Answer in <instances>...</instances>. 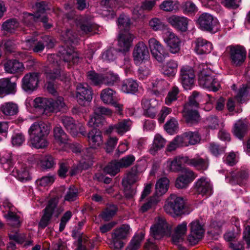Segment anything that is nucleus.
I'll use <instances>...</instances> for the list:
<instances>
[{
	"mask_svg": "<svg viewBox=\"0 0 250 250\" xmlns=\"http://www.w3.org/2000/svg\"><path fill=\"white\" fill-rule=\"evenodd\" d=\"M170 228L165 218H155L153 225L150 228V235L155 239H160L165 236L169 235Z\"/></svg>",
	"mask_w": 250,
	"mask_h": 250,
	"instance_id": "6",
	"label": "nucleus"
},
{
	"mask_svg": "<svg viewBox=\"0 0 250 250\" xmlns=\"http://www.w3.org/2000/svg\"><path fill=\"white\" fill-rule=\"evenodd\" d=\"M169 183V180L167 178L164 177L159 179L155 185V195L159 197L166 193L168 188Z\"/></svg>",
	"mask_w": 250,
	"mask_h": 250,
	"instance_id": "46",
	"label": "nucleus"
},
{
	"mask_svg": "<svg viewBox=\"0 0 250 250\" xmlns=\"http://www.w3.org/2000/svg\"><path fill=\"white\" fill-rule=\"evenodd\" d=\"M185 207L182 197L171 194L166 200L163 208L167 214L175 218L184 214Z\"/></svg>",
	"mask_w": 250,
	"mask_h": 250,
	"instance_id": "2",
	"label": "nucleus"
},
{
	"mask_svg": "<svg viewBox=\"0 0 250 250\" xmlns=\"http://www.w3.org/2000/svg\"><path fill=\"white\" fill-rule=\"evenodd\" d=\"M187 231V223L182 222L178 225L175 229L174 233L172 236V242L175 244H178L183 240V237Z\"/></svg>",
	"mask_w": 250,
	"mask_h": 250,
	"instance_id": "41",
	"label": "nucleus"
},
{
	"mask_svg": "<svg viewBox=\"0 0 250 250\" xmlns=\"http://www.w3.org/2000/svg\"><path fill=\"white\" fill-rule=\"evenodd\" d=\"M134 36L127 31L120 33L118 37L119 49L121 51L125 52L129 50L132 45Z\"/></svg>",
	"mask_w": 250,
	"mask_h": 250,
	"instance_id": "25",
	"label": "nucleus"
},
{
	"mask_svg": "<svg viewBox=\"0 0 250 250\" xmlns=\"http://www.w3.org/2000/svg\"><path fill=\"white\" fill-rule=\"evenodd\" d=\"M183 116L186 122L189 124L197 123L200 118V116L196 108L189 107V105L184 106Z\"/></svg>",
	"mask_w": 250,
	"mask_h": 250,
	"instance_id": "33",
	"label": "nucleus"
},
{
	"mask_svg": "<svg viewBox=\"0 0 250 250\" xmlns=\"http://www.w3.org/2000/svg\"><path fill=\"white\" fill-rule=\"evenodd\" d=\"M166 143V140L161 135L159 134H156L154 137L152 146L150 149V152L154 154L156 151L165 146Z\"/></svg>",
	"mask_w": 250,
	"mask_h": 250,
	"instance_id": "48",
	"label": "nucleus"
},
{
	"mask_svg": "<svg viewBox=\"0 0 250 250\" xmlns=\"http://www.w3.org/2000/svg\"><path fill=\"white\" fill-rule=\"evenodd\" d=\"M167 21L177 30L185 32L188 29L189 20L184 16L173 15L167 18Z\"/></svg>",
	"mask_w": 250,
	"mask_h": 250,
	"instance_id": "18",
	"label": "nucleus"
},
{
	"mask_svg": "<svg viewBox=\"0 0 250 250\" xmlns=\"http://www.w3.org/2000/svg\"><path fill=\"white\" fill-rule=\"evenodd\" d=\"M180 78L184 88L190 89L194 83V70L189 66H183L180 69Z\"/></svg>",
	"mask_w": 250,
	"mask_h": 250,
	"instance_id": "13",
	"label": "nucleus"
},
{
	"mask_svg": "<svg viewBox=\"0 0 250 250\" xmlns=\"http://www.w3.org/2000/svg\"><path fill=\"white\" fill-rule=\"evenodd\" d=\"M178 62L174 60H169L161 67V72L165 76L174 77L177 72Z\"/></svg>",
	"mask_w": 250,
	"mask_h": 250,
	"instance_id": "32",
	"label": "nucleus"
},
{
	"mask_svg": "<svg viewBox=\"0 0 250 250\" xmlns=\"http://www.w3.org/2000/svg\"><path fill=\"white\" fill-rule=\"evenodd\" d=\"M112 114L111 109L103 106L97 107L94 109V116L90 118L88 124L91 126H98L101 122L102 115L110 116Z\"/></svg>",
	"mask_w": 250,
	"mask_h": 250,
	"instance_id": "26",
	"label": "nucleus"
},
{
	"mask_svg": "<svg viewBox=\"0 0 250 250\" xmlns=\"http://www.w3.org/2000/svg\"><path fill=\"white\" fill-rule=\"evenodd\" d=\"M59 53L60 58L67 63L69 66L78 63L80 61L78 53L73 48H65Z\"/></svg>",
	"mask_w": 250,
	"mask_h": 250,
	"instance_id": "21",
	"label": "nucleus"
},
{
	"mask_svg": "<svg viewBox=\"0 0 250 250\" xmlns=\"http://www.w3.org/2000/svg\"><path fill=\"white\" fill-rule=\"evenodd\" d=\"M131 122L129 120H124L119 122L114 125L110 126L106 130L107 133H111L115 130L118 134L122 135L130 129Z\"/></svg>",
	"mask_w": 250,
	"mask_h": 250,
	"instance_id": "36",
	"label": "nucleus"
},
{
	"mask_svg": "<svg viewBox=\"0 0 250 250\" xmlns=\"http://www.w3.org/2000/svg\"><path fill=\"white\" fill-rule=\"evenodd\" d=\"M135 160V157L133 155L125 156L117 161L121 168H126L131 166Z\"/></svg>",
	"mask_w": 250,
	"mask_h": 250,
	"instance_id": "63",
	"label": "nucleus"
},
{
	"mask_svg": "<svg viewBox=\"0 0 250 250\" xmlns=\"http://www.w3.org/2000/svg\"><path fill=\"white\" fill-rule=\"evenodd\" d=\"M91 20L92 17L87 16L81 17L77 20V26L80 28L83 34L95 33V30L97 27Z\"/></svg>",
	"mask_w": 250,
	"mask_h": 250,
	"instance_id": "22",
	"label": "nucleus"
},
{
	"mask_svg": "<svg viewBox=\"0 0 250 250\" xmlns=\"http://www.w3.org/2000/svg\"><path fill=\"white\" fill-rule=\"evenodd\" d=\"M196 191L203 195L210 196L212 193V187L209 180L205 177L198 179L194 184Z\"/></svg>",
	"mask_w": 250,
	"mask_h": 250,
	"instance_id": "27",
	"label": "nucleus"
},
{
	"mask_svg": "<svg viewBox=\"0 0 250 250\" xmlns=\"http://www.w3.org/2000/svg\"><path fill=\"white\" fill-rule=\"evenodd\" d=\"M46 77L49 80L60 79L64 83L69 82L70 81V75L63 71H61L60 69H56L53 72L47 74Z\"/></svg>",
	"mask_w": 250,
	"mask_h": 250,
	"instance_id": "47",
	"label": "nucleus"
},
{
	"mask_svg": "<svg viewBox=\"0 0 250 250\" xmlns=\"http://www.w3.org/2000/svg\"><path fill=\"white\" fill-rule=\"evenodd\" d=\"M178 128L177 121L173 118L168 120L165 125V129L170 134L174 133Z\"/></svg>",
	"mask_w": 250,
	"mask_h": 250,
	"instance_id": "60",
	"label": "nucleus"
},
{
	"mask_svg": "<svg viewBox=\"0 0 250 250\" xmlns=\"http://www.w3.org/2000/svg\"><path fill=\"white\" fill-rule=\"evenodd\" d=\"M35 8L37 10V13L35 15L27 13L24 14V21L26 24H29L40 19V14L44 13L47 9V6L44 1L37 3Z\"/></svg>",
	"mask_w": 250,
	"mask_h": 250,
	"instance_id": "31",
	"label": "nucleus"
},
{
	"mask_svg": "<svg viewBox=\"0 0 250 250\" xmlns=\"http://www.w3.org/2000/svg\"><path fill=\"white\" fill-rule=\"evenodd\" d=\"M164 40L171 53H179L180 50V40L174 33L167 31L164 35Z\"/></svg>",
	"mask_w": 250,
	"mask_h": 250,
	"instance_id": "15",
	"label": "nucleus"
},
{
	"mask_svg": "<svg viewBox=\"0 0 250 250\" xmlns=\"http://www.w3.org/2000/svg\"><path fill=\"white\" fill-rule=\"evenodd\" d=\"M51 105L53 109L51 110L50 113L55 111H61L62 109H65V104L64 102L63 98L62 97H58L54 101L50 99Z\"/></svg>",
	"mask_w": 250,
	"mask_h": 250,
	"instance_id": "55",
	"label": "nucleus"
},
{
	"mask_svg": "<svg viewBox=\"0 0 250 250\" xmlns=\"http://www.w3.org/2000/svg\"><path fill=\"white\" fill-rule=\"evenodd\" d=\"M88 79L94 85L103 84V74H99L94 71H89L87 73Z\"/></svg>",
	"mask_w": 250,
	"mask_h": 250,
	"instance_id": "57",
	"label": "nucleus"
},
{
	"mask_svg": "<svg viewBox=\"0 0 250 250\" xmlns=\"http://www.w3.org/2000/svg\"><path fill=\"white\" fill-rule=\"evenodd\" d=\"M250 129V124L246 119L237 120L233 125L232 133L239 139H242Z\"/></svg>",
	"mask_w": 250,
	"mask_h": 250,
	"instance_id": "20",
	"label": "nucleus"
},
{
	"mask_svg": "<svg viewBox=\"0 0 250 250\" xmlns=\"http://www.w3.org/2000/svg\"><path fill=\"white\" fill-rule=\"evenodd\" d=\"M139 180L137 166L132 168L131 171L124 178L122 181L123 186H130Z\"/></svg>",
	"mask_w": 250,
	"mask_h": 250,
	"instance_id": "45",
	"label": "nucleus"
},
{
	"mask_svg": "<svg viewBox=\"0 0 250 250\" xmlns=\"http://www.w3.org/2000/svg\"><path fill=\"white\" fill-rule=\"evenodd\" d=\"M24 44L26 49L29 50L32 48L34 52L36 53L42 52L45 46L51 48L53 45L51 39L47 36H43L41 39H36L35 37L28 38Z\"/></svg>",
	"mask_w": 250,
	"mask_h": 250,
	"instance_id": "8",
	"label": "nucleus"
},
{
	"mask_svg": "<svg viewBox=\"0 0 250 250\" xmlns=\"http://www.w3.org/2000/svg\"><path fill=\"white\" fill-rule=\"evenodd\" d=\"M197 23L202 30L215 32L218 29L219 22L217 19L207 13L201 14L198 18Z\"/></svg>",
	"mask_w": 250,
	"mask_h": 250,
	"instance_id": "9",
	"label": "nucleus"
},
{
	"mask_svg": "<svg viewBox=\"0 0 250 250\" xmlns=\"http://www.w3.org/2000/svg\"><path fill=\"white\" fill-rule=\"evenodd\" d=\"M228 49L229 50V58L232 64L235 66H241L246 59V49L238 45L229 46Z\"/></svg>",
	"mask_w": 250,
	"mask_h": 250,
	"instance_id": "10",
	"label": "nucleus"
},
{
	"mask_svg": "<svg viewBox=\"0 0 250 250\" xmlns=\"http://www.w3.org/2000/svg\"><path fill=\"white\" fill-rule=\"evenodd\" d=\"M120 168L118 162L113 161L104 168V171L111 175L114 176L120 171Z\"/></svg>",
	"mask_w": 250,
	"mask_h": 250,
	"instance_id": "61",
	"label": "nucleus"
},
{
	"mask_svg": "<svg viewBox=\"0 0 250 250\" xmlns=\"http://www.w3.org/2000/svg\"><path fill=\"white\" fill-rule=\"evenodd\" d=\"M39 74L33 72L26 74L22 79V87L25 91L33 90L38 85Z\"/></svg>",
	"mask_w": 250,
	"mask_h": 250,
	"instance_id": "24",
	"label": "nucleus"
},
{
	"mask_svg": "<svg viewBox=\"0 0 250 250\" xmlns=\"http://www.w3.org/2000/svg\"><path fill=\"white\" fill-rule=\"evenodd\" d=\"M117 211V208L116 206L113 205H109L106 208L100 216L104 221H108L115 215Z\"/></svg>",
	"mask_w": 250,
	"mask_h": 250,
	"instance_id": "51",
	"label": "nucleus"
},
{
	"mask_svg": "<svg viewBox=\"0 0 250 250\" xmlns=\"http://www.w3.org/2000/svg\"><path fill=\"white\" fill-rule=\"evenodd\" d=\"M131 229L129 225L123 224L116 229L112 234V242L110 248L113 250H120L124 247L122 240L129 235Z\"/></svg>",
	"mask_w": 250,
	"mask_h": 250,
	"instance_id": "5",
	"label": "nucleus"
},
{
	"mask_svg": "<svg viewBox=\"0 0 250 250\" xmlns=\"http://www.w3.org/2000/svg\"><path fill=\"white\" fill-rule=\"evenodd\" d=\"M195 43V51L198 54H208L210 52L212 49V44L203 38H198Z\"/></svg>",
	"mask_w": 250,
	"mask_h": 250,
	"instance_id": "34",
	"label": "nucleus"
},
{
	"mask_svg": "<svg viewBox=\"0 0 250 250\" xmlns=\"http://www.w3.org/2000/svg\"><path fill=\"white\" fill-rule=\"evenodd\" d=\"M103 84L106 85H113L119 81V77L117 74L112 72H108L103 74Z\"/></svg>",
	"mask_w": 250,
	"mask_h": 250,
	"instance_id": "58",
	"label": "nucleus"
},
{
	"mask_svg": "<svg viewBox=\"0 0 250 250\" xmlns=\"http://www.w3.org/2000/svg\"><path fill=\"white\" fill-rule=\"evenodd\" d=\"M59 198L58 196L51 199L47 205L43 209V214L39 223L40 228H45L49 223L52 216L57 218L63 211V209L62 207L58 206Z\"/></svg>",
	"mask_w": 250,
	"mask_h": 250,
	"instance_id": "4",
	"label": "nucleus"
},
{
	"mask_svg": "<svg viewBox=\"0 0 250 250\" xmlns=\"http://www.w3.org/2000/svg\"><path fill=\"white\" fill-rule=\"evenodd\" d=\"M41 166L44 168H51L55 165L54 158L50 155L44 156L41 161Z\"/></svg>",
	"mask_w": 250,
	"mask_h": 250,
	"instance_id": "64",
	"label": "nucleus"
},
{
	"mask_svg": "<svg viewBox=\"0 0 250 250\" xmlns=\"http://www.w3.org/2000/svg\"><path fill=\"white\" fill-rule=\"evenodd\" d=\"M78 195L77 188L74 186H71L66 191L64 196V201L68 202L74 201L76 200Z\"/></svg>",
	"mask_w": 250,
	"mask_h": 250,
	"instance_id": "62",
	"label": "nucleus"
},
{
	"mask_svg": "<svg viewBox=\"0 0 250 250\" xmlns=\"http://www.w3.org/2000/svg\"><path fill=\"white\" fill-rule=\"evenodd\" d=\"M185 156H177L173 159H169L165 164L166 168L169 171L178 172L182 170V165L186 164L183 158Z\"/></svg>",
	"mask_w": 250,
	"mask_h": 250,
	"instance_id": "37",
	"label": "nucleus"
},
{
	"mask_svg": "<svg viewBox=\"0 0 250 250\" xmlns=\"http://www.w3.org/2000/svg\"><path fill=\"white\" fill-rule=\"evenodd\" d=\"M138 83L132 79L124 80L121 86V90L127 94H135L138 91Z\"/></svg>",
	"mask_w": 250,
	"mask_h": 250,
	"instance_id": "38",
	"label": "nucleus"
},
{
	"mask_svg": "<svg viewBox=\"0 0 250 250\" xmlns=\"http://www.w3.org/2000/svg\"><path fill=\"white\" fill-rule=\"evenodd\" d=\"M51 105L50 99L43 97H38L34 100V106L36 108L43 109V113L46 115L50 114L53 108Z\"/></svg>",
	"mask_w": 250,
	"mask_h": 250,
	"instance_id": "39",
	"label": "nucleus"
},
{
	"mask_svg": "<svg viewBox=\"0 0 250 250\" xmlns=\"http://www.w3.org/2000/svg\"><path fill=\"white\" fill-rule=\"evenodd\" d=\"M145 235L143 232L135 235L126 248V250H137L140 247L141 242L144 239Z\"/></svg>",
	"mask_w": 250,
	"mask_h": 250,
	"instance_id": "49",
	"label": "nucleus"
},
{
	"mask_svg": "<svg viewBox=\"0 0 250 250\" xmlns=\"http://www.w3.org/2000/svg\"><path fill=\"white\" fill-rule=\"evenodd\" d=\"M76 98L80 104L83 105L85 101L92 99V91L87 84L79 83L76 87Z\"/></svg>",
	"mask_w": 250,
	"mask_h": 250,
	"instance_id": "16",
	"label": "nucleus"
},
{
	"mask_svg": "<svg viewBox=\"0 0 250 250\" xmlns=\"http://www.w3.org/2000/svg\"><path fill=\"white\" fill-rule=\"evenodd\" d=\"M50 126L42 122L34 123L28 130L29 142L33 147L43 148L47 146V137L50 132Z\"/></svg>",
	"mask_w": 250,
	"mask_h": 250,
	"instance_id": "1",
	"label": "nucleus"
},
{
	"mask_svg": "<svg viewBox=\"0 0 250 250\" xmlns=\"http://www.w3.org/2000/svg\"><path fill=\"white\" fill-rule=\"evenodd\" d=\"M17 84L15 82H11L8 78L0 79V97L5 95L15 94Z\"/></svg>",
	"mask_w": 250,
	"mask_h": 250,
	"instance_id": "29",
	"label": "nucleus"
},
{
	"mask_svg": "<svg viewBox=\"0 0 250 250\" xmlns=\"http://www.w3.org/2000/svg\"><path fill=\"white\" fill-rule=\"evenodd\" d=\"M88 141L91 148L86 149L84 159L88 161L89 165H91L92 154L91 148H97L103 144V138L101 132L96 129H93L87 134Z\"/></svg>",
	"mask_w": 250,
	"mask_h": 250,
	"instance_id": "7",
	"label": "nucleus"
},
{
	"mask_svg": "<svg viewBox=\"0 0 250 250\" xmlns=\"http://www.w3.org/2000/svg\"><path fill=\"white\" fill-rule=\"evenodd\" d=\"M61 122L65 128L69 131L73 136L78 135L77 127L74 120L68 116H62L61 117Z\"/></svg>",
	"mask_w": 250,
	"mask_h": 250,
	"instance_id": "43",
	"label": "nucleus"
},
{
	"mask_svg": "<svg viewBox=\"0 0 250 250\" xmlns=\"http://www.w3.org/2000/svg\"><path fill=\"white\" fill-rule=\"evenodd\" d=\"M100 98L102 102L106 104H111L115 101H118L119 98L115 91L111 88H105L101 91Z\"/></svg>",
	"mask_w": 250,
	"mask_h": 250,
	"instance_id": "35",
	"label": "nucleus"
},
{
	"mask_svg": "<svg viewBox=\"0 0 250 250\" xmlns=\"http://www.w3.org/2000/svg\"><path fill=\"white\" fill-rule=\"evenodd\" d=\"M182 172L175 182V186L178 188H186L197 176L192 170L188 168L184 169Z\"/></svg>",
	"mask_w": 250,
	"mask_h": 250,
	"instance_id": "19",
	"label": "nucleus"
},
{
	"mask_svg": "<svg viewBox=\"0 0 250 250\" xmlns=\"http://www.w3.org/2000/svg\"><path fill=\"white\" fill-rule=\"evenodd\" d=\"M199 74V83L201 86L216 92L220 88L219 81L212 75V72L207 65L201 64Z\"/></svg>",
	"mask_w": 250,
	"mask_h": 250,
	"instance_id": "3",
	"label": "nucleus"
},
{
	"mask_svg": "<svg viewBox=\"0 0 250 250\" xmlns=\"http://www.w3.org/2000/svg\"><path fill=\"white\" fill-rule=\"evenodd\" d=\"M0 110L5 116H13L18 112V106L13 102H6L1 105Z\"/></svg>",
	"mask_w": 250,
	"mask_h": 250,
	"instance_id": "44",
	"label": "nucleus"
},
{
	"mask_svg": "<svg viewBox=\"0 0 250 250\" xmlns=\"http://www.w3.org/2000/svg\"><path fill=\"white\" fill-rule=\"evenodd\" d=\"M55 142L59 145H67L68 137L60 126H56L53 129Z\"/></svg>",
	"mask_w": 250,
	"mask_h": 250,
	"instance_id": "42",
	"label": "nucleus"
},
{
	"mask_svg": "<svg viewBox=\"0 0 250 250\" xmlns=\"http://www.w3.org/2000/svg\"><path fill=\"white\" fill-rule=\"evenodd\" d=\"M201 98L199 92L196 91H193L192 95L189 97L188 102L184 106L189 105V107H192V108H198L199 102H200Z\"/></svg>",
	"mask_w": 250,
	"mask_h": 250,
	"instance_id": "56",
	"label": "nucleus"
},
{
	"mask_svg": "<svg viewBox=\"0 0 250 250\" xmlns=\"http://www.w3.org/2000/svg\"><path fill=\"white\" fill-rule=\"evenodd\" d=\"M184 162L188 166L193 167L199 170H206L208 167V161L206 158L204 159L199 155H197L193 158L190 159L187 156L183 158Z\"/></svg>",
	"mask_w": 250,
	"mask_h": 250,
	"instance_id": "28",
	"label": "nucleus"
},
{
	"mask_svg": "<svg viewBox=\"0 0 250 250\" xmlns=\"http://www.w3.org/2000/svg\"><path fill=\"white\" fill-rule=\"evenodd\" d=\"M4 69L6 72L10 74L22 71L23 69V65L17 60H8L4 63Z\"/></svg>",
	"mask_w": 250,
	"mask_h": 250,
	"instance_id": "40",
	"label": "nucleus"
},
{
	"mask_svg": "<svg viewBox=\"0 0 250 250\" xmlns=\"http://www.w3.org/2000/svg\"><path fill=\"white\" fill-rule=\"evenodd\" d=\"M148 44L152 57L158 62H163L168 56L164 47L155 38L150 39Z\"/></svg>",
	"mask_w": 250,
	"mask_h": 250,
	"instance_id": "11",
	"label": "nucleus"
},
{
	"mask_svg": "<svg viewBox=\"0 0 250 250\" xmlns=\"http://www.w3.org/2000/svg\"><path fill=\"white\" fill-rule=\"evenodd\" d=\"M190 233L188 236V241L191 245H195L202 239L205 229L203 225L197 220H194L189 224Z\"/></svg>",
	"mask_w": 250,
	"mask_h": 250,
	"instance_id": "12",
	"label": "nucleus"
},
{
	"mask_svg": "<svg viewBox=\"0 0 250 250\" xmlns=\"http://www.w3.org/2000/svg\"><path fill=\"white\" fill-rule=\"evenodd\" d=\"M159 201V197L157 195L151 197L146 203L141 206L140 209L141 211L145 212L150 209L155 208Z\"/></svg>",
	"mask_w": 250,
	"mask_h": 250,
	"instance_id": "53",
	"label": "nucleus"
},
{
	"mask_svg": "<svg viewBox=\"0 0 250 250\" xmlns=\"http://www.w3.org/2000/svg\"><path fill=\"white\" fill-rule=\"evenodd\" d=\"M3 206L6 211H8L7 214L4 215L8 223L13 227H19L20 225L19 217L13 211V207L11 204L8 202H5L3 203Z\"/></svg>",
	"mask_w": 250,
	"mask_h": 250,
	"instance_id": "30",
	"label": "nucleus"
},
{
	"mask_svg": "<svg viewBox=\"0 0 250 250\" xmlns=\"http://www.w3.org/2000/svg\"><path fill=\"white\" fill-rule=\"evenodd\" d=\"M142 107L144 114L147 117L154 118L157 113L159 101L155 99L143 98L142 101Z\"/></svg>",
	"mask_w": 250,
	"mask_h": 250,
	"instance_id": "17",
	"label": "nucleus"
},
{
	"mask_svg": "<svg viewBox=\"0 0 250 250\" xmlns=\"http://www.w3.org/2000/svg\"><path fill=\"white\" fill-rule=\"evenodd\" d=\"M179 93V89L176 86H174L168 91L167 97L165 100V103L167 105H170L175 101L178 98V95Z\"/></svg>",
	"mask_w": 250,
	"mask_h": 250,
	"instance_id": "52",
	"label": "nucleus"
},
{
	"mask_svg": "<svg viewBox=\"0 0 250 250\" xmlns=\"http://www.w3.org/2000/svg\"><path fill=\"white\" fill-rule=\"evenodd\" d=\"M184 135L187 138L188 146L196 145L201 140L200 136L197 131H187L184 132Z\"/></svg>",
	"mask_w": 250,
	"mask_h": 250,
	"instance_id": "54",
	"label": "nucleus"
},
{
	"mask_svg": "<svg viewBox=\"0 0 250 250\" xmlns=\"http://www.w3.org/2000/svg\"><path fill=\"white\" fill-rule=\"evenodd\" d=\"M133 58L135 63L137 65L145 62L149 59V51L144 42H139L135 45L133 52Z\"/></svg>",
	"mask_w": 250,
	"mask_h": 250,
	"instance_id": "14",
	"label": "nucleus"
},
{
	"mask_svg": "<svg viewBox=\"0 0 250 250\" xmlns=\"http://www.w3.org/2000/svg\"><path fill=\"white\" fill-rule=\"evenodd\" d=\"M250 92V79L248 82L247 85H243L238 91L235 98L238 101L242 103L244 99L248 96Z\"/></svg>",
	"mask_w": 250,
	"mask_h": 250,
	"instance_id": "59",
	"label": "nucleus"
},
{
	"mask_svg": "<svg viewBox=\"0 0 250 250\" xmlns=\"http://www.w3.org/2000/svg\"><path fill=\"white\" fill-rule=\"evenodd\" d=\"M12 175L22 182H25L31 179L29 169L24 164L18 163L12 170Z\"/></svg>",
	"mask_w": 250,
	"mask_h": 250,
	"instance_id": "23",
	"label": "nucleus"
},
{
	"mask_svg": "<svg viewBox=\"0 0 250 250\" xmlns=\"http://www.w3.org/2000/svg\"><path fill=\"white\" fill-rule=\"evenodd\" d=\"M179 2L176 0H165L160 5V8L165 11L171 12L178 9Z\"/></svg>",
	"mask_w": 250,
	"mask_h": 250,
	"instance_id": "50",
	"label": "nucleus"
}]
</instances>
